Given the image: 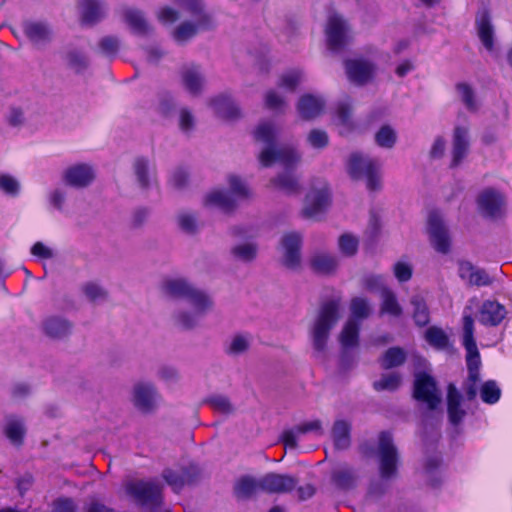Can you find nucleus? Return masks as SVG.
Here are the masks:
<instances>
[{
  "instance_id": "f257e3e1",
  "label": "nucleus",
  "mask_w": 512,
  "mask_h": 512,
  "mask_svg": "<svg viewBox=\"0 0 512 512\" xmlns=\"http://www.w3.org/2000/svg\"><path fill=\"white\" fill-rule=\"evenodd\" d=\"M255 140L265 145L259 154V161L262 166L269 167L279 162L286 167V171L271 179V184L287 195H298L302 186L299 178L290 170L299 161L300 155L291 147H279L276 144L277 128L269 121L258 125L254 133Z\"/></svg>"
},
{
  "instance_id": "f03ea898",
  "label": "nucleus",
  "mask_w": 512,
  "mask_h": 512,
  "mask_svg": "<svg viewBox=\"0 0 512 512\" xmlns=\"http://www.w3.org/2000/svg\"><path fill=\"white\" fill-rule=\"evenodd\" d=\"M342 300L340 297L324 301L318 309L310 329L312 344L318 352H324L331 330L341 318Z\"/></svg>"
},
{
  "instance_id": "7ed1b4c3",
  "label": "nucleus",
  "mask_w": 512,
  "mask_h": 512,
  "mask_svg": "<svg viewBox=\"0 0 512 512\" xmlns=\"http://www.w3.org/2000/svg\"><path fill=\"white\" fill-rule=\"evenodd\" d=\"M381 164L378 160L364 156L360 153H352L348 160V173L353 179L366 178L367 188L377 191L381 188L380 176Z\"/></svg>"
},
{
  "instance_id": "20e7f679",
  "label": "nucleus",
  "mask_w": 512,
  "mask_h": 512,
  "mask_svg": "<svg viewBox=\"0 0 512 512\" xmlns=\"http://www.w3.org/2000/svg\"><path fill=\"white\" fill-rule=\"evenodd\" d=\"M230 192L224 190H214L205 197V205L217 207L225 212L232 211L238 199L249 197V190L245 183L237 176L229 177Z\"/></svg>"
},
{
  "instance_id": "39448f33",
  "label": "nucleus",
  "mask_w": 512,
  "mask_h": 512,
  "mask_svg": "<svg viewBox=\"0 0 512 512\" xmlns=\"http://www.w3.org/2000/svg\"><path fill=\"white\" fill-rule=\"evenodd\" d=\"M379 461L380 476L383 480H390L396 476L398 453L392 437L387 432L379 435V443L376 450Z\"/></svg>"
},
{
  "instance_id": "423d86ee",
  "label": "nucleus",
  "mask_w": 512,
  "mask_h": 512,
  "mask_svg": "<svg viewBox=\"0 0 512 512\" xmlns=\"http://www.w3.org/2000/svg\"><path fill=\"white\" fill-rule=\"evenodd\" d=\"M128 495L141 504L159 505L163 486L156 480H130L125 484Z\"/></svg>"
},
{
  "instance_id": "0eeeda50",
  "label": "nucleus",
  "mask_w": 512,
  "mask_h": 512,
  "mask_svg": "<svg viewBox=\"0 0 512 512\" xmlns=\"http://www.w3.org/2000/svg\"><path fill=\"white\" fill-rule=\"evenodd\" d=\"M161 400V396L154 384L150 382H137L131 390V403L141 413L154 412Z\"/></svg>"
},
{
  "instance_id": "6e6552de",
  "label": "nucleus",
  "mask_w": 512,
  "mask_h": 512,
  "mask_svg": "<svg viewBox=\"0 0 512 512\" xmlns=\"http://www.w3.org/2000/svg\"><path fill=\"white\" fill-rule=\"evenodd\" d=\"M463 345L467 351L468 375L473 381L480 380V354L474 339L473 319L468 315L463 317Z\"/></svg>"
},
{
  "instance_id": "1a4fd4ad",
  "label": "nucleus",
  "mask_w": 512,
  "mask_h": 512,
  "mask_svg": "<svg viewBox=\"0 0 512 512\" xmlns=\"http://www.w3.org/2000/svg\"><path fill=\"white\" fill-rule=\"evenodd\" d=\"M330 204V191L326 183L319 181L313 185L305 197L302 214L305 218L314 219L323 213Z\"/></svg>"
},
{
  "instance_id": "9d476101",
  "label": "nucleus",
  "mask_w": 512,
  "mask_h": 512,
  "mask_svg": "<svg viewBox=\"0 0 512 512\" xmlns=\"http://www.w3.org/2000/svg\"><path fill=\"white\" fill-rule=\"evenodd\" d=\"M201 476L200 468L195 464L176 468H166L162 477L175 492H179L185 485L195 483Z\"/></svg>"
},
{
  "instance_id": "9b49d317",
  "label": "nucleus",
  "mask_w": 512,
  "mask_h": 512,
  "mask_svg": "<svg viewBox=\"0 0 512 512\" xmlns=\"http://www.w3.org/2000/svg\"><path fill=\"white\" fill-rule=\"evenodd\" d=\"M327 46L331 51L339 52L350 42L349 27L345 20L337 15H331L326 27Z\"/></svg>"
},
{
  "instance_id": "f8f14e48",
  "label": "nucleus",
  "mask_w": 512,
  "mask_h": 512,
  "mask_svg": "<svg viewBox=\"0 0 512 512\" xmlns=\"http://www.w3.org/2000/svg\"><path fill=\"white\" fill-rule=\"evenodd\" d=\"M427 232L430 242L438 253L449 252L450 237L448 229L437 211H431L427 220Z\"/></svg>"
},
{
  "instance_id": "ddd939ff",
  "label": "nucleus",
  "mask_w": 512,
  "mask_h": 512,
  "mask_svg": "<svg viewBox=\"0 0 512 512\" xmlns=\"http://www.w3.org/2000/svg\"><path fill=\"white\" fill-rule=\"evenodd\" d=\"M477 205L482 215L495 219L503 215L506 201L498 190L486 188L477 196Z\"/></svg>"
},
{
  "instance_id": "4468645a",
  "label": "nucleus",
  "mask_w": 512,
  "mask_h": 512,
  "mask_svg": "<svg viewBox=\"0 0 512 512\" xmlns=\"http://www.w3.org/2000/svg\"><path fill=\"white\" fill-rule=\"evenodd\" d=\"M414 397L434 410L441 403V393L433 378L426 374H418L414 383Z\"/></svg>"
},
{
  "instance_id": "2eb2a0df",
  "label": "nucleus",
  "mask_w": 512,
  "mask_h": 512,
  "mask_svg": "<svg viewBox=\"0 0 512 512\" xmlns=\"http://www.w3.org/2000/svg\"><path fill=\"white\" fill-rule=\"evenodd\" d=\"M214 27L211 16H202L199 20H188L180 23L172 32L173 39L178 44H184L200 31L210 30Z\"/></svg>"
},
{
  "instance_id": "dca6fc26",
  "label": "nucleus",
  "mask_w": 512,
  "mask_h": 512,
  "mask_svg": "<svg viewBox=\"0 0 512 512\" xmlns=\"http://www.w3.org/2000/svg\"><path fill=\"white\" fill-rule=\"evenodd\" d=\"M345 69L351 82L364 85L372 79L376 66L365 59H350L345 61Z\"/></svg>"
},
{
  "instance_id": "f3484780",
  "label": "nucleus",
  "mask_w": 512,
  "mask_h": 512,
  "mask_svg": "<svg viewBox=\"0 0 512 512\" xmlns=\"http://www.w3.org/2000/svg\"><path fill=\"white\" fill-rule=\"evenodd\" d=\"M297 484L296 479L288 475L269 473L260 479L261 491L268 493H286Z\"/></svg>"
},
{
  "instance_id": "a211bd4d",
  "label": "nucleus",
  "mask_w": 512,
  "mask_h": 512,
  "mask_svg": "<svg viewBox=\"0 0 512 512\" xmlns=\"http://www.w3.org/2000/svg\"><path fill=\"white\" fill-rule=\"evenodd\" d=\"M26 37L38 48L45 46L52 40V29L47 23L26 21L23 24Z\"/></svg>"
},
{
  "instance_id": "6ab92c4d",
  "label": "nucleus",
  "mask_w": 512,
  "mask_h": 512,
  "mask_svg": "<svg viewBox=\"0 0 512 512\" xmlns=\"http://www.w3.org/2000/svg\"><path fill=\"white\" fill-rule=\"evenodd\" d=\"M469 150V130L467 127L457 126L453 132V150L451 166H458L466 157Z\"/></svg>"
},
{
  "instance_id": "aec40b11",
  "label": "nucleus",
  "mask_w": 512,
  "mask_h": 512,
  "mask_svg": "<svg viewBox=\"0 0 512 512\" xmlns=\"http://www.w3.org/2000/svg\"><path fill=\"white\" fill-rule=\"evenodd\" d=\"M94 178L93 171L86 164H78L68 168L64 173L65 182L74 187L82 188L88 186Z\"/></svg>"
},
{
  "instance_id": "412c9836",
  "label": "nucleus",
  "mask_w": 512,
  "mask_h": 512,
  "mask_svg": "<svg viewBox=\"0 0 512 512\" xmlns=\"http://www.w3.org/2000/svg\"><path fill=\"white\" fill-rule=\"evenodd\" d=\"M459 275L462 279L469 282L471 285L487 286L493 281L486 271L474 267L469 261H461L459 265Z\"/></svg>"
},
{
  "instance_id": "4be33fe9",
  "label": "nucleus",
  "mask_w": 512,
  "mask_h": 512,
  "mask_svg": "<svg viewBox=\"0 0 512 512\" xmlns=\"http://www.w3.org/2000/svg\"><path fill=\"white\" fill-rule=\"evenodd\" d=\"M324 104L322 98L306 94L299 99L297 111L302 119L312 120L321 114Z\"/></svg>"
},
{
  "instance_id": "5701e85b",
  "label": "nucleus",
  "mask_w": 512,
  "mask_h": 512,
  "mask_svg": "<svg viewBox=\"0 0 512 512\" xmlns=\"http://www.w3.org/2000/svg\"><path fill=\"white\" fill-rule=\"evenodd\" d=\"M195 288L193 284L185 278H166L161 284L164 294L173 298L185 299Z\"/></svg>"
},
{
  "instance_id": "b1692460",
  "label": "nucleus",
  "mask_w": 512,
  "mask_h": 512,
  "mask_svg": "<svg viewBox=\"0 0 512 512\" xmlns=\"http://www.w3.org/2000/svg\"><path fill=\"white\" fill-rule=\"evenodd\" d=\"M190 309L196 314L205 316L213 309L214 302L212 298L203 290L195 287L191 293L185 298Z\"/></svg>"
},
{
  "instance_id": "393cba45",
  "label": "nucleus",
  "mask_w": 512,
  "mask_h": 512,
  "mask_svg": "<svg viewBox=\"0 0 512 512\" xmlns=\"http://www.w3.org/2000/svg\"><path fill=\"white\" fill-rule=\"evenodd\" d=\"M506 310L504 306L495 301H486L483 303L479 321L484 325H498L505 317Z\"/></svg>"
},
{
  "instance_id": "a878e982",
  "label": "nucleus",
  "mask_w": 512,
  "mask_h": 512,
  "mask_svg": "<svg viewBox=\"0 0 512 512\" xmlns=\"http://www.w3.org/2000/svg\"><path fill=\"white\" fill-rule=\"evenodd\" d=\"M80 10L82 21L87 24H95L105 14V6L100 0H82Z\"/></svg>"
},
{
  "instance_id": "bb28decb",
  "label": "nucleus",
  "mask_w": 512,
  "mask_h": 512,
  "mask_svg": "<svg viewBox=\"0 0 512 512\" xmlns=\"http://www.w3.org/2000/svg\"><path fill=\"white\" fill-rule=\"evenodd\" d=\"M215 113L226 119H236L240 116L237 104L228 96L221 95L211 101Z\"/></svg>"
},
{
  "instance_id": "cd10ccee",
  "label": "nucleus",
  "mask_w": 512,
  "mask_h": 512,
  "mask_svg": "<svg viewBox=\"0 0 512 512\" xmlns=\"http://www.w3.org/2000/svg\"><path fill=\"white\" fill-rule=\"evenodd\" d=\"M357 474L353 468L348 465H342L332 471L331 479L340 489H352L357 481Z\"/></svg>"
},
{
  "instance_id": "c85d7f7f",
  "label": "nucleus",
  "mask_w": 512,
  "mask_h": 512,
  "mask_svg": "<svg viewBox=\"0 0 512 512\" xmlns=\"http://www.w3.org/2000/svg\"><path fill=\"white\" fill-rule=\"evenodd\" d=\"M134 174L137 183L143 189L151 186L155 180L154 169L149 161L143 157L136 158L133 163Z\"/></svg>"
},
{
  "instance_id": "c756f323",
  "label": "nucleus",
  "mask_w": 512,
  "mask_h": 512,
  "mask_svg": "<svg viewBox=\"0 0 512 512\" xmlns=\"http://www.w3.org/2000/svg\"><path fill=\"white\" fill-rule=\"evenodd\" d=\"M45 334L51 338H63L70 334L71 324L62 318L51 317L43 322Z\"/></svg>"
},
{
  "instance_id": "7c9ffc66",
  "label": "nucleus",
  "mask_w": 512,
  "mask_h": 512,
  "mask_svg": "<svg viewBox=\"0 0 512 512\" xmlns=\"http://www.w3.org/2000/svg\"><path fill=\"white\" fill-rule=\"evenodd\" d=\"M476 27L478 36L487 50H492L493 48V36L494 31L490 21V16L488 12L483 11L476 18Z\"/></svg>"
},
{
  "instance_id": "2f4dec72",
  "label": "nucleus",
  "mask_w": 512,
  "mask_h": 512,
  "mask_svg": "<svg viewBox=\"0 0 512 512\" xmlns=\"http://www.w3.org/2000/svg\"><path fill=\"white\" fill-rule=\"evenodd\" d=\"M448 414L451 423L458 424L461 422L465 415V411L460 408L461 395L453 384L448 386Z\"/></svg>"
},
{
  "instance_id": "473e14b6",
  "label": "nucleus",
  "mask_w": 512,
  "mask_h": 512,
  "mask_svg": "<svg viewBox=\"0 0 512 512\" xmlns=\"http://www.w3.org/2000/svg\"><path fill=\"white\" fill-rule=\"evenodd\" d=\"M182 79L185 88L192 94H198L203 85V77L200 69L196 65H190L183 68Z\"/></svg>"
},
{
  "instance_id": "72a5a7b5",
  "label": "nucleus",
  "mask_w": 512,
  "mask_h": 512,
  "mask_svg": "<svg viewBox=\"0 0 512 512\" xmlns=\"http://www.w3.org/2000/svg\"><path fill=\"white\" fill-rule=\"evenodd\" d=\"M5 434L7 438L15 445H19L22 443L24 435L26 433V428L22 419L16 416H8L6 417V423L4 428Z\"/></svg>"
},
{
  "instance_id": "f704fd0d",
  "label": "nucleus",
  "mask_w": 512,
  "mask_h": 512,
  "mask_svg": "<svg viewBox=\"0 0 512 512\" xmlns=\"http://www.w3.org/2000/svg\"><path fill=\"white\" fill-rule=\"evenodd\" d=\"M350 424L344 420H337L332 427V439L337 449H347L350 446Z\"/></svg>"
},
{
  "instance_id": "c9c22d12",
  "label": "nucleus",
  "mask_w": 512,
  "mask_h": 512,
  "mask_svg": "<svg viewBox=\"0 0 512 512\" xmlns=\"http://www.w3.org/2000/svg\"><path fill=\"white\" fill-rule=\"evenodd\" d=\"M360 324L355 319H348L339 335L343 348H352L358 345Z\"/></svg>"
},
{
  "instance_id": "e433bc0d",
  "label": "nucleus",
  "mask_w": 512,
  "mask_h": 512,
  "mask_svg": "<svg viewBox=\"0 0 512 512\" xmlns=\"http://www.w3.org/2000/svg\"><path fill=\"white\" fill-rule=\"evenodd\" d=\"M124 19L135 33L144 35L150 32V26L140 10L134 8L126 9L124 11Z\"/></svg>"
},
{
  "instance_id": "4c0bfd02",
  "label": "nucleus",
  "mask_w": 512,
  "mask_h": 512,
  "mask_svg": "<svg viewBox=\"0 0 512 512\" xmlns=\"http://www.w3.org/2000/svg\"><path fill=\"white\" fill-rule=\"evenodd\" d=\"M260 479L246 476L242 477L235 485L234 491L238 498H248L260 491Z\"/></svg>"
},
{
  "instance_id": "58836bf2",
  "label": "nucleus",
  "mask_w": 512,
  "mask_h": 512,
  "mask_svg": "<svg viewBox=\"0 0 512 512\" xmlns=\"http://www.w3.org/2000/svg\"><path fill=\"white\" fill-rule=\"evenodd\" d=\"M65 60L69 68L74 70L76 73H80L87 69L89 66V60L87 55L78 49H70L65 54Z\"/></svg>"
},
{
  "instance_id": "ea45409f",
  "label": "nucleus",
  "mask_w": 512,
  "mask_h": 512,
  "mask_svg": "<svg viewBox=\"0 0 512 512\" xmlns=\"http://www.w3.org/2000/svg\"><path fill=\"white\" fill-rule=\"evenodd\" d=\"M202 316L196 314V312L192 309H181L174 314L175 324L183 329H193L195 328Z\"/></svg>"
},
{
  "instance_id": "a19ab883",
  "label": "nucleus",
  "mask_w": 512,
  "mask_h": 512,
  "mask_svg": "<svg viewBox=\"0 0 512 512\" xmlns=\"http://www.w3.org/2000/svg\"><path fill=\"white\" fill-rule=\"evenodd\" d=\"M308 260V267L316 274L328 275L337 268L335 258H305Z\"/></svg>"
},
{
  "instance_id": "79ce46f5",
  "label": "nucleus",
  "mask_w": 512,
  "mask_h": 512,
  "mask_svg": "<svg viewBox=\"0 0 512 512\" xmlns=\"http://www.w3.org/2000/svg\"><path fill=\"white\" fill-rule=\"evenodd\" d=\"M406 359V353L399 347L389 348L381 358V366L384 369H390L397 367L404 363Z\"/></svg>"
},
{
  "instance_id": "37998d69",
  "label": "nucleus",
  "mask_w": 512,
  "mask_h": 512,
  "mask_svg": "<svg viewBox=\"0 0 512 512\" xmlns=\"http://www.w3.org/2000/svg\"><path fill=\"white\" fill-rule=\"evenodd\" d=\"M301 243V236L296 232H290L283 235L280 241V245L286 256H298Z\"/></svg>"
},
{
  "instance_id": "c03bdc74",
  "label": "nucleus",
  "mask_w": 512,
  "mask_h": 512,
  "mask_svg": "<svg viewBox=\"0 0 512 512\" xmlns=\"http://www.w3.org/2000/svg\"><path fill=\"white\" fill-rule=\"evenodd\" d=\"M382 304H381V312L387 313L392 316H400L402 313V308L399 305L396 296L394 293L388 289L382 290Z\"/></svg>"
},
{
  "instance_id": "a18cd8bd",
  "label": "nucleus",
  "mask_w": 512,
  "mask_h": 512,
  "mask_svg": "<svg viewBox=\"0 0 512 512\" xmlns=\"http://www.w3.org/2000/svg\"><path fill=\"white\" fill-rule=\"evenodd\" d=\"M175 3L183 11L189 13L193 20H199L202 16H210L205 12L202 0H175Z\"/></svg>"
},
{
  "instance_id": "49530a36",
  "label": "nucleus",
  "mask_w": 512,
  "mask_h": 512,
  "mask_svg": "<svg viewBox=\"0 0 512 512\" xmlns=\"http://www.w3.org/2000/svg\"><path fill=\"white\" fill-rule=\"evenodd\" d=\"M351 317L349 319L363 320L369 317L371 307L366 299L355 297L350 302Z\"/></svg>"
},
{
  "instance_id": "de8ad7c7",
  "label": "nucleus",
  "mask_w": 512,
  "mask_h": 512,
  "mask_svg": "<svg viewBox=\"0 0 512 512\" xmlns=\"http://www.w3.org/2000/svg\"><path fill=\"white\" fill-rule=\"evenodd\" d=\"M207 404L216 412L229 415L234 412V406L230 399L224 395H213L207 399Z\"/></svg>"
},
{
  "instance_id": "09e8293b",
  "label": "nucleus",
  "mask_w": 512,
  "mask_h": 512,
  "mask_svg": "<svg viewBox=\"0 0 512 512\" xmlns=\"http://www.w3.org/2000/svg\"><path fill=\"white\" fill-rule=\"evenodd\" d=\"M414 307L413 318L419 326H424L429 322L428 308L420 296H414L411 300Z\"/></svg>"
},
{
  "instance_id": "8fccbe9b",
  "label": "nucleus",
  "mask_w": 512,
  "mask_h": 512,
  "mask_svg": "<svg viewBox=\"0 0 512 512\" xmlns=\"http://www.w3.org/2000/svg\"><path fill=\"white\" fill-rule=\"evenodd\" d=\"M481 399L488 404L496 403L501 396V390L493 380L486 381L480 389Z\"/></svg>"
},
{
  "instance_id": "3c124183",
  "label": "nucleus",
  "mask_w": 512,
  "mask_h": 512,
  "mask_svg": "<svg viewBox=\"0 0 512 512\" xmlns=\"http://www.w3.org/2000/svg\"><path fill=\"white\" fill-rule=\"evenodd\" d=\"M251 338L248 335L238 334L235 335L227 348V353L230 355H240L249 349Z\"/></svg>"
},
{
  "instance_id": "603ef678",
  "label": "nucleus",
  "mask_w": 512,
  "mask_h": 512,
  "mask_svg": "<svg viewBox=\"0 0 512 512\" xmlns=\"http://www.w3.org/2000/svg\"><path fill=\"white\" fill-rule=\"evenodd\" d=\"M396 133L388 125L382 126L375 135L376 143L383 148H392L396 143Z\"/></svg>"
},
{
  "instance_id": "864d4df0",
  "label": "nucleus",
  "mask_w": 512,
  "mask_h": 512,
  "mask_svg": "<svg viewBox=\"0 0 512 512\" xmlns=\"http://www.w3.org/2000/svg\"><path fill=\"white\" fill-rule=\"evenodd\" d=\"M401 383V377L398 373H389L385 374L379 379L375 381L373 386L377 391L389 390L393 391L399 387Z\"/></svg>"
},
{
  "instance_id": "5fc2aeb1",
  "label": "nucleus",
  "mask_w": 512,
  "mask_h": 512,
  "mask_svg": "<svg viewBox=\"0 0 512 512\" xmlns=\"http://www.w3.org/2000/svg\"><path fill=\"white\" fill-rule=\"evenodd\" d=\"M178 223L180 228L188 234L196 233L201 227L197 217L191 213H182L178 216Z\"/></svg>"
},
{
  "instance_id": "6e6d98bb",
  "label": "nucleus",
  "mask_w": 512,
  "mask_h": 512,
  "mask_svg": "<svg viewBox=\"0 0 512 512\" xmlns=\"http://www.w3.org/2000/svg\"><path fill=\"white\" fill-rule=\"evenodd\" d=\"M456 88L465 107L469 111H476L478 107L472 88L465 83L458 84Z\"/></svg>"
},
{
  "instance_id": "4d7b16f0",
  "label": "nucleus",
  "mask_w": 512,
  "mask_h": 512,
  "mask_svg": "<svg viewBox=\"0 0 512 512\" xmlns=\"http://www.w3.org/2000/svg\"><path fill=\"white\" fill-rule=\"evenodd\" d=\"M427 342L437 348H444L448 343L446 334L439 328L431 327L425 333Z\"/></svg>"
},
{
  "instance_id": "13d9d810",
  "label": "nucleus",
  "mask_w": 512,
  "mask_h": 512,
  "mask_svg": "<svg viewBox=\"0 0 512 512\" xmlns=\"http://www.w3.org/2000/svg\"><path fill=\"white\" fill-rule=\"evenodd\" d=\"M338 244L341 252L346 255H354L357 252L358 239L350 233L341 235Z\"/></svg>"
},
{
  "instance_id": "bf43d9fd",
  "label": "nucleus",
  "mask_w": 512,
  "mask_h": 512,
  "mask_svg": "<svg viewBox=\"0 0 512 512\" xmlns=\"http://www.w3.org/2000/svg\"><path fill=\"white\" fill-rule=\"evenodd\" d=\"M308 143L316 149H323L329 144V137L324 130L313 129L307 136Z\"/></svg>"
},
{
  "instance_id": "052dcab7",
  "label": "nucleus",
  "mask_w": 512,
  "mask_h": 512,
  "mask_svg": "<svg viewBox=\"0 0 512 512\" xmlns=\"http://www.w3.org/2000/svg\"><path fill=\"white\" fill-rule=\"evenodd\" d=\"M0 190L10 196H17L20 191L19 182L8 174L0 175Z\"/></svg>"
},
{
  "instance_id": "680f3d73",
  "label": "nucleus",
  "mask_w": 512,
  "mask_h": 512,
  "mask_svg": "<svg viewBox=\"0 0 512 512\" xmlns=\"http://www.w3.org/2000/svg\"><path fill=\"white\" fill-rule=\"evenodd\" d=\"M265 104L268 109L277 112H283L286 107L284 98L273 90L267 92Z\"/></svg>"
},
{
  "instance_id": "e2e57ef3",
  "label": "nucleus",
  "mask_w": 512,
  "mask_h": 512,
  "mask_svg": "<svg viewBox=\"0 0 512 512\" xmlns=\"http://www.w3.org/2000/svg\"><path fill=\"white\" fill-rule=\"evenodd\" d=\"M302 78V72L299 70H292L282 75L280 86L289 91H294Z\"/></svg>"
},
{
  "instance_id": "0e129e2a",
  "label": "nucleus",
  "mask_w": 512,
  "mask_h": 512,
  "mask_svg": "<svg viewBox=\"0 0 512 512\" xmlns=\"http://www.w3.org/2000/svg\"><path fill=\"white\" fill-rule=\"evenodd\" d=\"M99 48L105 56H114L119 49V41L116 37L106 36L99 41Z\"/></svg>"
},
{
  "instance_id": "69168bd1",
  "label": "nucleus",
  "mask_w": 512,
  "mask_h": 512,
  "mask_svg": "<svg viewBox=\"0 0 512 512\" xmlns=\"http://www.w3.org/2000/svg\"><path fill=\"white\" fill-rule=\"evenodd\" d=\"M83 291L86 297L93 302L103 301L107 296V292L102 287L94 283L86 284Z\"/></svg>"
},
{
  "instance_id": "338daca9",
  "label": "nucleus",
  "mask_w": 512,
  "mask_h": 512,
  "mask_svg": "<svg viewBox=\"0 0 512 512\" xmlns=\"http://www.w3.org/2000/svg\"><path fill=\"white\" fill-rule=\"evenodd\" d=\"M304 258H279V266L290 272H298L303 267H308V260L303 262Z\"/></svg>"
},
{
  "instance_id": "774afa93",
  "label": "nucleus",
  "mask_w": 512,
  "mask_h": 512,
  "mask_svg": "<svg viewBox=\"0 0 512 512\" xmlns=\"http://www.w3.org/2000/svg\"><path fill=\"white\" fill-rule=\"evenodd\" d=\"M54 512H76V505L70 498H60L54 502Z\"/></svg>"
}]
</instances>
